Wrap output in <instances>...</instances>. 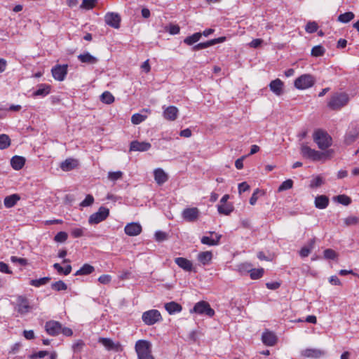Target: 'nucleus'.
<instances>
[{
	"label": "nucleus",
	"mask_w": 359,
	"mask_h": 359,
	"mask_svg": "<svg viewBox=\"0 0 359 359\" xmlns=\"http://www.w3.org/2000/svg\"><path fill=\"white\" fill-rule=\"evenodd\" d=\"M164 307L170 315H173L177 313H180L182 309V306L175 302H170L166 303L165 304Z\"/></svg>",
	"instance_id": "nucleus-25"
},
{
	"label": "nucleus",
	"mask_w": 359,
	"mask_h": 359,
	"mask_svg": "<svg viewBox=\"0 0 359 359\" xmlns=\"http://www.w3.org/2000/svg\"><path fill=\"white\" fill-rule=\"evenodd\" d=\"M250 186L248 184L247 182H241L238 184V192L239 194H241L243 192H245L248 190H249Z\"/></svg>",
	"instance_id": "nucleus-64"
},
{
	"label": "nucleus",
	"mask_w": 359,
	"mask_h": 359,
	"mask_svg": "<svg viewBox=\"0 0 359 359\" xmlns=\"http://www.w3.org/2000/svg\"><path fill=\"white\" fill-rule=\"evenodd\" d=\"M123 173L121 171L109 172L108 179L112 182H115L122 178Z\"/></svg>",
	"instance_id": "nucleus-48"
},
{
	"label": "nucleus",
	"mask_w": 359,
	"mask_h": 359,
	"mask_svg": "<svg viewBox=\"0 0 359 359\" xmlns=\"http://www.w3.org/2000/svg\"><path fill=\"white\" fill-rule=\"evenodd\" d=\"M111 280V276L110 275L104 274L98 278V281L102 284H109Z\"/></svg>",
	"instance_id": "nucleus-60"
},
{
	"label": "nucleus",
	"mask_w": 359,
	"mask_h": 359,
	"mask_svg": "<svg viewBox=\"0 0 359 359\" xmlns=\"http://www.w3.org/2000/svg\"><path fill=\"white\" fill-rule=\"evenodd\" d=\"M84 230L83 228H74L72 229L71 234L74 238H80L84 235Z\"/></svg>",
	"instance_id": "nucleus-57"
},
{
	"label": "nucleus",
	"mask_w": 359,
	"mask_h": 359,
	"mask_svg": "<svg viewBox=\"0 0 359 359\" xmlns=\"http://www.w3.org/2000/svg\"><path fill=\"white\" fill-rule=\"evenodd\" d=\"M191 313H195L199 315H205L210 318L215 316V311L210 307L208 302L205 301H200L197 302L192 309L190 310Z\"/></svg>",
	"instance_id": "nucleus-7"
},
{
	"label": "nucleus",
	"mask_w": 359,
	"mask_h": 359,
	"mask_svg": "<svg viewBox=\"0 0 359 359\" xmlns=\"http://www.w3.org/2000/svg\"><path fill=\"white\" fill-rule=\"evenodd\" d=\"M154 176L156 182L158 185H161L166 182L168 180V175L162 168H156L154 170Z\"/></svg>",
	"instance_id": "nucleus-21"
},
{
	"label": "nucleus",
	"mask_w": 359,
	"mask_h": 359,
	"mask_svg": "<svg viewBox=\"0 0 359 359\" xmlns=\"http://www.w3.org/2000/svg\"><path fill=\"white\" fill-rule=\"evenodd\" d=\"M325 354L324 351L318 348H306L302 351V355L306 358H318Z\"/></svg>",
	"instance_id": "nucleus-22"
},
{
	"label": "nucleus",
	"mask_w": 359,
	"mask_h": 359,
	"mask_svg": "<svg viewBox=\"0 0 359 359\" xmlns=\"http://www.w3.org/2000/svg\"><path fill=\"white\" fill-rule=\"evenodd\" d=\"M94 202V198L92 195H87L85 199L80 203L82 207H88L91 205Z\"/></svg>",
	"instance_id": "nucleus-58"
},
{
	"label": "nucleus",
	"mask_w": 359,
	"mask_h": 359,
	"mask_svg": "<svg viewBox=\"0 0 359 359\" xmlns=\"http://www.w3.org/2000/svg\"><path fill=\"white\" fill-rule=\"evenodd\" d=\"M262 342L266 346H273L277 341V337L275 334L270 331H266L262 335Z\"/></svg>",
	"instance_id": "nucleus-19"
},
{
	"label": "nucleus",
	"mask_w": 359,
	"mask_h": 359,
	"mask_svg": "<svg viewBox=\"0 0 359 359\" xmlns=\"http://www.w3.org/2000/svg\"><path fill=\"white\" fill-rule=\"evenodd\" d=\"M50 280V277H43V278H41L39 279L32 280L30 281L29 284L34 287H39L42 285L47 284Z\"/></svg>",
	"instance_id": "nucleus-35"
},
{
	"label": "nucleus",
	"mask_w": 359,
	"mask_h": 359,
	"mask_svg": "<svg viewBox=\"0 0 359 359\" xmlns=\"http://www.w3.org/2000/svg\"><path fill=\"white\" fill-rule=\"evenodd\" d=\"M316 82L313 76L308 74H303L294 81V86L299 90H305L313 87Z\"/></svg>",
	"instance_id": "nucleus-8"
},
{
	"label": "nucleus",
	"mask_w": 359,
	"mask_h": 359,
	"mask_svg": "<svg viewBox=\"0 0 359 359\" xmlns=\"http://www.w3.org/2000/svg\"><path fill=\"white\" fill-rule=\"evenodd\" d=\"M233 210V206L232 204H218L217 211L221 215H229Z\"/></svg>",
	"instance_id": "nucleus-32"
},
{
	"label": "nucleus",
	"mask_w": 359,
	"mask_h": 359,
	"mask_svg": "<svg viewBox=\"0 0 359 359\" xmlns=\"http://www.w3.org/2000/svg\"><path fill=\"white\" fill-rule=\"evenodd\" d=\"M20 200V197L18 194H13L8 196H6L4 198V205L8 208H12L13 207L17 202Z\"/></svg>",
	"instance_id": "nucleus-33"
},
{
	"label": "nucleus",
	"mask_w": 359,
	"mask_h": 359,
	"mask_svg": "<svg viewBox=\"0 0 359 359\" xmlns=\"http://www.w3.org/2000/svg\"><path fill=\"white\" fill-rule=\"evenodd\" d=\"M355 17V15L352 12H346L345 13L341 14L338 17V20L343 23H347L353 20Z\"/></svg>",
	"instance_id": "nucleus-38"
},
{
	"label": "nucleus",
	"mask_w": 359,
	"mask_h": 359,
	"mask_svg": "<svg viewBox=\"0 0 359 359\" xmlns=\"http://www.w3.org/2000/svg\"><path fill=\"white\" fill-rule=\"evenodd\" d=\"M50 91H34L32 95H29L34 99L39 97H44L48 95Z\"/></svg>",
	"instance_id": "nucleus-59"
},
{
	"label": "nucleus",
	"mask_w": 359,
	"mask_h": 359,
	"mask_svg": "<svg viewBox=\"0 0 359 359\" xmlns=\"http://www.w3.org/2000/svg\"><path fill=\"white\" fill-rule=\"evenodd\" d=\"M135 349L137 355V359H155L151 354V344L147 340L140 339L137 341Z\"/></svg>",
	"instance_id": "nucleus-2"
},
{
	"label": "nucleus",
	"mask_w": 359,
	"mask_h": 359,
	"mask_svg": "<svg viewBox=\"0 0 359 359\" xmlns=\"http://www.w3.org/2000/svg\"><path fill=\"white\" fill-rule=\"evenodd\" d=\"M14 309L20 315H25L31 311L32 306L30 305V302L27 297L18 295L14 304Z\"/></svg>",
	"instance_id": "nucleus-6"
},
{
	"label": "nucleus",
	"mask_w": 359,
	"mask_h": 359,
	"mask_svg": "<svg viewBox=\"0 0 359 359\" xmlns=\"http://www.w3.org/2000/svg\"><path fill=\"white\" fill-rule=\"evenodd\" d=\"M163 320L161 314L158 310L150 309L143 312L142 315V322L148 326L153 325Z\"/></svg>",
	"instance_id": "nucleus-5"
},
{
	"label": "nucleus",
	"mask_w": 359,
	"mask_h": 359,
	"mask_svg": "<svg viewBox=\"0 0 359 359\" xmlns=\"http://www.w3.org/2000/svg\"><path fill=\"white\" fill-rule=\"evenodd\" d=\"M201 36H202L201 33L196 32V33L192 34L191 36L186 37L184 40V42L189 46H191L194 43L200 40Z\"/></svg>",
	"instance_id": "nucleus-34"
},
{
	"label": "nucleus",
	"mask_w": 359,
	"mask_h": 359,
	"mask_svg": "<svg viewBox=\"0 0 359 359\" xmlns=\"http://www.w3.org/2000/svg\"><path fill=\"white\" fill-rule=\"evenodd\" d=\"M109 215V210L105 207L101 206L97 212L92 214L88 219L90 224H97L104 221Z\"/></svg>",
	"instance_id": "nucleus-10"
},
{
	"label": "nucleus",
	"mask_w": 359,
	"mask_h": 359,
	"mask_svg": "<svg viewBox=\"0 0 359 359\" xmlns=\"http://www.w3.org/2000/svg\"><path fill=\"white\" fill-rule=\"evenodd\" d=\"M359 137V124L357 123H351L344 135V143L350 145L353 143Z\"/></svg>",
	"instance_id": "nucleus-9"
},
{
	"label": "nucleus",
	"mask_w": 359,
	"mask_h": 359,
	"mask_svg": "<svg viewBox=\"0 0 359 359\" xmlns=\"http://www.w3.org/2000/svg\"><path fill=\"white\" fill-rule=\"evenodd\" d=\"M68 234L65 231L58 232L54 237V241L57 243H63L67 241Z\"/></svg>",
	"instance_id": "nucleus-50"
},
{
	"label": "nucleus",
	"mask_w": 359,
	"mask_h": 359,
	"mask_svg": "<svg viewBox=\"0 0 359 359\" xmlns=\"http://www.w3.org/2000/svg\"><path fill=\"white\" fill-rule=\"evenodd\" d=\"M0 271L8 274H11L12 273L9 269L8 265L3 262H0Z\"/></svg>",
	"instance_id": "nucleus-63"
},
{
	"label": "nucleus",
	"mask_w": 359,
	"mask_h": 359,
	"mask_svg": "<svg viewBox=\"0 0 359 359\" xmlns=\"http://www.w3.org/2000/svg\"><path fill=\"white\" fill-rule=\"evenodd\" d=\"M100 100L105 104H109L114 102V97L109 91H104L100 95Z\"/></svg>",
	"instance_id": "nucleus-36"
},
{
	"label": "nucleus",
	"mask_w": 359,
	"mask_h": 359,
	"mask_svg": "<svg viewBox=\"0 0 359 359\" xmlns=\"http://www.w3.org/2000/svg\"><path fill=\"white\" fill-rule=\"evenodd\" d=\"M97 0H83L80 8L86 10H90L95 7Z\"/></svg>",
	"instance_id": "nucleus-44"
},
{
	"label": "nucleus",
	"mask_w": 359,
	"mask_h": 359,
	"mask_svg": "<svg viewBox=\"0 0 359 359\" xmlns=\"http://www.w3.org/2000/svg\"><path fill=\"white\" fill-rule=\"evenodd\" d=\"M323 184V180L321 177L317 176L313 178L310 183V187L312 189L318 188Z\"/></svg>",
	"instance_id": "nucleus-51"
},
{
	"label": "nucleus",
	"mask_w": 359,
	"mask_h": 359,
	"mask_svg": "<svg viewBox=\"0 0 359 359\" xmlns=\"http://www.w3.org/2000/svg\"><path fill=\"white\" fill-rule=\"evenodd\" d=\"M53 268L59 273H63L64 275H69L72 271V266L67 265L65 268L60 266V264L55 263L53 264Z\"/></svg>",
	"instance_id": "nucleus-37"
},
{
	"label": "nucleus",
	"mask_w": 359,
	"mask_h": 359,
	"mask_svg": "<svg viewBox=\"0 0 359 359\" xmlns=\"http://www.w3.org/2000/svg\"><path fill=\"white\" fill-rule=\"evenodd\" d=\"M197 259L203 265H207L212 259V253L210 251L201 252L198 255Z\"/></svg>",
	"instance_id": "nucleus-27"
},
{
	"label": "nucleus",
	"mask_w": 359,
	"mask_h": 359,
	"mask_svg": "<svg viewBox=\"0 0 359 359\" xmlns=\"http://www.w3.org/2000/svg\"><path fill=\"white\" fill-rule=\"evenodd\" d=\"M283 86V82L279 79L272 81L269 84L270 90H281Z\"/></svg>",
	"instance_id": "nucleus-47"
},
{
	"label": "nucleus",
	"mask_w": 359,
	"mask_h": 359,
	"mask_svg": "<svg viewBox=\"0 0 359 359\" xmlns=\"http://www.w3.org/2000/svg\"><path fill=\"white\" fill-rule=\"evenodd\" d=\"M165 29L168 31L170 34H177L180 32V27L177 25L170 24L166 26Z\"/></svg>",
	"instance_id": "nucleus-55"
},
{
	"label": "nucleus",
	"mask_w": 359,
	"mask_h": 359,
	"mask_svg": "<svg viewBox=\"0 0 359 359\" xmlns=\"http://www.w3.org/2000/svg\"><path fill=\"white\" fill-rule=\"evenodd\" d=\"M348 101V97L345 92H335L331 96L327 106L332 110H337L346 105Z\"/></svg>",
	"instance_id": "nucleus-4"
},
{
	"label": "nucleus",
	"mask_w": 359,
	"mask_h": 359,
	"mask_svg": "<svg viewBox=\"0 0 359 359\" xmlns=\"http://www.w3.org/2000/svg\"><path fill=\"white\" fill-rule=\"evenodd\" d=\"M45 329L48 334L56 336L61 333L62 325L57 321L50 320L46 322Z\"/></svg>",
	"instance_id": "nucleus-12"
},
{
	"label": "nucleus",
	"mask_w": 359,
	"mask_h": 359,
	"mask_svg": "<svg viewBox=\"0 0 359 359\" xmlns=\"http://www.w3.org/2000/svg\"><path fill=\"white\" fill-rule=\"evenodd\" d=\"M98 342L101 343L108 351H117L120 347L119 343H115L109 338L100 337Z\"/></svg>",
	"instance_id": "nucleus-18"
},
{
	"label": "nucleus",
	"mask_w": 359,
	"mask_h": 359,
	"mask_svg": "<svg viewBox=\"0 0 359 359\" xmlns=\"http://www.w3.org/2000/svg\"><path fill=\"white\" fill-rule=\"evenodd\" d=\"M318 26L316 22H309L306 25L305 30L308 33H314L318 30Z\"/></svg>",
	"instance_id": "nucleus-52"
},
{
	"label": "nucleus",
	"mask_w": 359,
	"mask_h": 359,
	"mask_svg": "<svg viewBox=\"0 0 359 359\" xmlns=\"http://www.w3.org/2000/svg\"><path fill=\"white\" fill-rule=\"evenodd\" d=\"M124 231L129 236H136L142 232V226L139 223L131 222L125 226Z\"/></svg>",
	"instance_id": "nucleus-16"
},
{
	"label": "nucleus",
	"mask_w": 359,
	"mask_h": 359,
	"mask_svg": "<svg viewBox=\"0 0 359 359\" xmlns=\"http://www.w3.org/2000/svg\"><path fill=\"white\" fill-rule=\"evenodd\" d=\"M301 153L304 157L312 161H325L331 157L333 150L330 149L325 151H319L310 148L307 145L303 144L301 147Z\"/></svg>",
	"instance_id": "nucleus-1"
},
{
	"label": "nucleus",
	"mask_w": 359,
	"mask_h": 359,
	"mask_svg": "<svg viewBox=\"0 0 359 359\" xmlns=\"http://www.w3.org/2000/svg\"><path fill=\"white\" fill-rule=\"evenodd\" d=\"M175 264L185 271H191L193 270L192 262L184 257H176L175 259Z\"/></svg>",
	"instance_id": "nucleus-20"
},
{
	"label": "nucleus",
	"mask_w": 359,
	"mask_h": 359,
	"mask_svg": "<svg viewBox=\"0 0 359 359\" xmlns=\"http://www.w3.org/2000/svg\"><path fill=\"white\" fill-rule=\"evenodd\" d=\"M209 46H211L210 44H209V41L203 43H198L197 45L194 46L193 48L194 50H198L201 49H204L206 48H208Z\"/></svg>",
	"instance_id": "nucleus-62"
},
{
	"label": "nucleus",
	"mask_w": 359,
	"mask_h": 359,
	"mask_svg": "<svg viewBox=\"0 0 359 359\" xmlns=\"http://www.w3.org/2000/svg\"><path fill=\"white\" fill-rule=\"evenodd\" d=\"M250 276L252 280H257L262 277L264 274V269H252L249 270Z\"/></svg>",
	"instance_id": "nucleus-39"
},
{
	"label": "nucleus",
	"mask_w": 359,
	"mask_h": 359,
	"mask_svg": "<svg viewBox=\"0 0 359 359\" xmlns=\"http://www.w3.org/2000/svg\"><path fill=\"white\" fill-rule=\"evenodd\" d=\"M77 161L73 158H67L62 162L60 168L64 171H69L77 166Z\"/></svg>",
	"instance_id": "nucleus-29"
},
{
	"label": "nucleus",
	"mask_w": 359,
	"mask_h": 359,
	"mask_svg": "<svg viewBox=\"0 0 359 359\" xmlns=\"http://www.w3.org/2000/svg\"><path fill=\"white\" fill-rule=\"evenodd\" d=\"M85 344L82 340H78L76 343H74L72 346L74 352H79L82 350Z\"/></svg>",
	"instance_id": "nucleus-61"
},
{
	"label": "nucleus",
	"mask_w": 359,
	"mask_h": 359,
	"mask_svg": "<svg viewBox=\"0 0 359 359\" xmlns=\"http://www.w3.org/2000/svg\"><path fill=\"white\" fill-rule=\"evenodd\" d=\"M313 138L318 148L322 150L329 148L332 143L331 136L326 131L321 129L315 130L313 135Z\"/></svg>",
	"instance_id": "nucleus-3"
},
{
	"label": "nucleus",
	"mask_w": 359,
	"mask_h": 359,
	"mask_svg": "<svg viewBox=\"0 0 359 359\" xmlns=\"http://www.w3.org/2000/svg\"><path fill=\"white\" fill-rule=\"evenodd\" d=\"M78 59L80 62L83 63H87V64H95L97 62V59L90 55L89 53H85L83 54H80L78 56Z\"/></svg>",
	"instance_id": "nucleus-31"
},
{
	"label": "nucleus",
	"mask_w": 359,
	"mask_h": 359,
	"mask_svg": "<svg viewBox=\"0 0 359 359\" xmlns=\"http://www.w3.org/2000/svg\"><path fill=\"white\" fill-rule=\"evenodd\" d=\"M51 72L55 79L58 81H63L67 74V65H56L53 67Z\"/></svg>",
	"instance_id": "nucleus-13"
},
{
	"label": "nucleus",
	"mask_w": 359,
	"mask_h": 359,
	"mask_svg": "<svg viewBox=\"0 0 359 359\" xmlns=\"http://www.w3.org/2000/svg\"><path fill=\"white\" fill-rule=\"evenodd\" d=\"M151 147V144L147 142L132 141L130 145V150L134 151H147Z\"/></svg>",
	"instance_id": "nucleus-17"
},
{
	"label": "nucleus",
	"mask_w": 359,
	"mask_h": 359,
	"mask_svg": "<svg viewBox=\"0 0 359 359\" xmlns=\"http://www.w3.org/2000/svg\"><path fill=\"white\" fill-rule=\"evenodd\" d=\"M209 233L211 236L214 235L215 238H211L209 236H203L201 238V243L209 246L218 245L219 244V241L222 236L221 234L215 233V231H209Z\"/></svg>",
	"instance_id": "nucleus-15"
},
{
	"label": "nucleus",
	"mask_w": 359,
	"mask_h": 359,
	"mask_svg": "<svg viewBox=\"0 0 359 359\" xmlns=\"http://www.w3.org/2000/svg\"><path fill=\"white\" fill-rule=\"evenodd\" d=\"M48 355L47 351H40L31 354L29 357L30 359H41Z\"/></svg>",
	"instance_id": "nucleus-56"
},
{
	"label": "nucleus",
	"mask_w": 359,
	"mask_h": 359,
	"mask_svg": "<svg viewBox=\"0 0 359 359\" xmlns=\"http://www.w3.org/2000/svg\"><path fill=\"white\" fill-rule=\"evenodd\" d=\"M335 198L338 203L344 205H348L351 203V199L350 197L344 194L339 195Z\"/></svg>",
	"instance_id": "nucleus-49"
},
{
	"label": "nucleus",
	"mask_w": 359,
	"mask_h": 359,
	"mask_svg": "<svg viewBox=\"0 0 359 359\" xmlns=\"http://www.w3.org/2000/svg\"><path fill=\"white\" fill-rule=\"evenodd\" d=\"M154 237L156 241L162 242L168 239V234L162 231H157L154 234Z\"/></svg>",
	"instance_id": "nucleus-53"
},
{
	"label": "nucleus",
	"mask_w": 359,
	"mask_h": 359,
	"mask_svg": "<svg viewBox=\"0 0 359 359\" xmlns=\"http://www.w3.org/2000/svg\"><path fill=\"white\" fill-rule=\"evenodd\" d=\"M325 48L320 46H316L311 50V55L313 57H320L325 53Z\"/></svg>",
	"instance_id": "nucleus-45"
},
{
	"label": "nucleus",
	"mask_w": 359,
	"mask_h": 359,
	"mask_svg": "<svg viewBox=\"0 0 359 359\" xmlns=\"http://www.w3.org/2000/svg\"><path fill=\"white\" fill-rule=\"evenodd\" d=\"M51 288L55 291L66 290L67 289V285L62 280H58L51 284Z\"/></svg>",
	"instance_id": "nucleus-41"
},
{
	"label": "nucleus",
	"mask_w": 359,
	"mask_h": 359,
	"mask_svg": "<svg viewBox=\"0 0 359 359\" xmlns=\"http://www.w3.org/2000/svg\"><path fill=\"white\" fill-rule=\"evenodd\" d=\"M316 243V239L312 238L309 241L308 244L302 248L299 255L302 257H306L310 254L311 251L313 249Z\"/></svg>",
	"instance_id": "nucleus-28"
},
{
	"label": "nucleus",
	"mask_w": 359,
	"mask_h": 359,
	"mask_svg": "<svg viewBox=\"0 0 359 359\" xmlns=\"http://www.w3.org/2000/svg\"><path fill=\"white\" fill-rule=\"evenodd\" d=\"M146 118L147 116L136 113L132 116L131 122L135 125H137L143 122Z\"/></svg>",
	"instance_id": "nucleus-43"
},
{
	"label": "nucleus",
	"mask_w": 359,
	"mask_h": 359,
	"mask_svg": "<svg viewBox=\"0 0 359 359\" xmlns=\"http://www.w3.org/2000/svg\"><path fill=\"white\" fill-rule=\"evenodd\" d=\"M314 204L318 209H325L329 205V198L325 195L318 196L315 198Z\"/></svg>",
	"instance_id": "nucleus-24"
},
{
	"label": "nucleus",
	"mask_w": 359,
	"mask_h": 359,
	"mask_svg": "<svg viewBox=\"0 0 359 359\" xmlns=\"http://www.w3.org/2000/svg\"><path fill=\"white\" fill-rule=\"evenodd\" d=\"M11 144V140L7 135H0V149H5Z\"/></svg>",
	"instance_id": "nucleus-40"
},
{
	"label": "nucleus",
	"mask_w": 359,
	"mask_h": 359,
	"mask_svg": "<svg viewBox=\"0 0 359 359\" xmlns=\"http://www.w3.org/2000/svg\"><path fill=\"white\" fill-rule=\"evenodd\" d=\"M25 163V158L20 156H15L11 160V166L15 170H19L22 169Z\"/></svg>",
	"instance_id": "nucleus-26"
},
{
	"label": "nucleus",
	"mask_w": 359,
	"mask_h": 359,
	"mask_svg": "<svg viewBox=\"0 0 359 359\" xmlns=\"http://www.w3.org/2000/svg\"><path fill=\"white\" fill-rule=\"evenodd\" d=\"M94 271V266L89 264H84L78 271H76L74 276H86L92 273Z\"/></svg>",
	"instance_id": "nucleus-30"
},
{
	"label": "nucleus",
	"mask_w": 359,
	"mask_h": 359,
	"mask_svg": "<svg viewBox=\"0 0 359 359\" xmlns=\"http://www.w3.org/2000/svg\"><path fill=\"white\" fill-rule=\"evenodd\" d=\"M323 255H324V257L326 259H332L333 260V259H336L337 257V252L332 249L325 250Z\"/></svg>",
	"instance_id": "nucleus-54"
},
{
	"label": "nucleus",
	"mask_w": 359,
	"mask_h": 359,
	"mask_svg": "<svg viewBox=\"0 0 359 359\" xmlns=\"http://www.w3.org/2000/svg\"><path fill=\"white\" fill-rule=\"evenodd\" d=\"M178 114V109L174 106H169L163 111V117L168 121H175Z\"/></svg>",
	"instance_id": "nucleus-23"
},
{
	"label": "nucleus",
	"mask_w": 359,
	"mask_h": 359,
	"mask_svg": "<svg viewBox=\"0 0 359 359\" xmlns=\"http://www.w3.org/2000/svg\"><path fill=\"white\" fill-rule=\"evenodd\" d=\"M182 215L184 220L192 222L198 219L199 210L197 208H188L183 210Z\"/></svg>",
	"instance_id": "nucleus-14"
},
{
	"label": "nucleus",
	"mask_w": 359,
	"mask_h": 359,
	"mask_svg": "<svg viewBox=\"0 0 359 359\" xmlns=\"http://www.w3.org/2000/svg\"><path fill=\"white\" fill-rule=\"evenodd\" d=\"M346 226H354L359 223V217L356 216H348L344 219Z\"/></svg>",
	"instance_id": "nucleus-42"
},
{
	"label": "nucleus",
	"mask_w": 359,
	"mask_h": 359,
	"mask_svg": "<svg viewBox=\"0 0 359 359\" xmlns=\"http://www.w3.org/2000/svg\"><path fill=\"white\" fill-rule=\"evenodd\" d=\"M104 22L109 26L118 29L120 27L121 17L118 13L109 12L105 15Z\"/></svg>",
	"instance_id": "nucleus-11"
},
{
	"label": "nucleus",
	"mask_w": 359,
	"mask_h": 359,
	"mask_svg": "<svg viewBox=\"0 0 359 359\" xmlns=\"http://www.w3.org/2000/svg\"><path fill=\"white\" fill-rule=\"evenodd\" d=\"M293 186V181L290 179L287 180L282 182V184L279 186L278 191L279 192L286 191L290 189Z\"/></svg>",
	"instance_id": "nucleus-46"
}]
</instances>
